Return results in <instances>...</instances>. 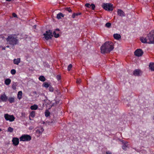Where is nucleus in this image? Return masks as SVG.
Listing matches in <instances>:
<instances>
[{
    "label": "nucleus",
    "instance_id": "obj_1",
    "mask_svg": "<svg viewBox=\"0 0 154 154\" xmlns=\"http://www.w3.org/2000/svg\"><path fill=\"white\" fill-rule=\"evenodd\" d=\"M114 48L113 44L111 42H106L100 47L101 52L104 54L109 53Z\"/></svg>",
    "mask_w": 154,
    "mask_h": 154
},
{
    "label": "nucleus",
    "instance_id": "obj_2",
    "mask_svg": "<svg viewBox=\"0 0 154 154\" xmlns=\"http://www.w3.org/2000/svg\"><path fill=\"white\" fill-rule=\"evenodd\" d=\"M140 40L143 43L154 44V30L151 31L146 37H141Z\"/></svg>",
    "mask_w": 154,
    "mask_h": 154
},
{
    "label": "nucleus",
    "instance_id": "obj_3",
    "mask_svg": "<svg viewBox=\"0 0 154 154\" xmlns=\"http://www.w3.org/2000/svg\"><path fill=\"white\" fill-rule=\"evenodd\" d=\"M8 43L12 46H14L18 44L19 40L17 35L15 34L10 35L6 38Z\"/></svg>",
    "mask_w": 154,
    "mask_h": 154
},
{
    "label": "nucleus",
    "instance_id": "obj_4",
    "mask_svg": "<svg viewBox=\"0 0 154 154\" xmlns=\"http://www.w3.org/2000/svg\"><path fill=\"white\" fill-rule=\"evenodd\" d=\"M19 139L20 141L28 142L31 140L32 137L29 135L23 134L20 137Z\"/></svg>",
    "mask_w": 154,
    "mask_h": 154
},
{
    "label": "nucleus",
    "instance_id": "obj_5",
    "mask_svg": "<svg viewBox=\"0 0 154 154\" xmlns=\"http://www.w3.org/2000/svg\"><path fill=\"white\" fill-rule=\"evenodd\" d=\"M52 34V32L51 30H49L48 31H47L45 33L43 34V35L44 36V38L47 40L51 39V37L53 36Z\"/></svg>",
    "mask_w": 154,
    "mask_h": 154
},
{
    "label": "nucleus",
    "instance_id": "obj_6",
    "mask_svg": "<svg viewBox=\"0 0 154 154\" xmlns=\"http://www.w3.org/2000/svg\"><path fill=\"white\" fill-rule=\"evenodd\" d=\"M103 8L106 10L110 11H112L113 9L112 8V5L109 3H104L102 6Z\"/></svg>",
    "mask_w": 154,
    "mask_h": 154
},
{
    "label": "nucleus",
    "instance_id": "obj_7",
    "mask_svg": "<svg viewBox=\"0 0 154 154\" xmlns=\"http://www.w3.org/2000/svg\"><path fill=\"white\" fill-rule=\"evenodd\" d=\"M4 117L7 121H9L10 122L14 121L15 118L13 115H9L8 114H5L4 115Z\"/></svg>",
    "mask_w": 154,
    "mask_h": 154
},
{
    "label": "nucleus",
    "instance_id": "obj_8",
    "mask_svg": "<svg viewBox=\"0 0 154 154\" xmlns=\"http://www.w3.org/2000/svg\"><path fill=\"white\" fill-rule=\"evenodd\" d=\"M134 55L137 57L141 56L143 54V51L140 49H137L134 52Z\"/></svg>",
    "mask_w": 154,
    "mask_h": 154
},
{
    "label": "nucleus",
    "instance_id": "obj_9",
    "mask_svg": "<svg viewBox=\"0 0 154 154\" xmlns=\"http://www.w3.org/2000/svg\"><path fill=\"white\" fill-rule=\"evenodd\" d=\"M0 99H1V101L5 102L7 101L8 97L4 93V94L1 95L0 96Z\"/></svg>",
    "mask_w": 154,
    "mask_h": 154
},
{
    "label": "nucleus",
    "instance_id": "obj_10",
    "mask_svg": "<svg viewBox=\"0 0 154 154\" xmlns=\"http://www.w3.org/2000/svg\"><path fill=\"white\" fill-rule=\"evenodd\" d=\"M12 141L13 144L15 146H17L19 144V139L18 138H13Z\"/></svg>",
    "mask_w": 154,
    "mask_h": 154
},
{
    "label": "nucleus",
    "instance_id": "obj_11",
    "mask_svg": "<svg viewBox=\"0 0 154 154\" xmlns=\"http://www.w3.org/2000/svg\"><path fill=\"white\" fill-rule=\"evenodd\" d=\"M117 14L120 16L122 17L125 16V13L121 9H118L117 11Z\"/></svg>",
    "mask_w": 154,
    "mask_h": 154
},
{
    "label": "nucleus",
    "instance_id": "obj_12",
    "mask_svg": "<svg viewBox=\"0 0 154 154\" xmlns=\"http://www.w3.org/2000/svg\"><path fill=\"white\" fill-rule=\"evenodd\" d=\"M59 29H57L54 31L53 34L55 38H57L59 37V34L58 32H59Z\"/></svg>",
    "mask_w": 154,
    "mask_h": 154
},
{
    "label": "nucleus",
    "instance_id": "obj_13",
    "mask_svg": "<svg viewBox=\"0 0 154 154\" xmlns=\"http://www.w3.org/2000/svg\"><path fill=\"white\" fill-rule=\"evenodd\" d=\"M141 71L138 69L134 70L133 72V75L135 76H139L140 75Z\"/></svg>",
    "mask_w": 154,
    "mask_h": 154
},
{
    "label": "nucleus",
    "instance_id": "obj_14",
    "mask_svg": "<svg viewBox=\"0 0 154 154\" xmlns=\"http://www.w3.org/2000/svg\"><path fill=\"white\" fill-rule=\"evenodd\" d=\"M20 62V59L18 58L17 59H14L13 60V63L14 64L18 65Z\"/></svg>",
    "mask_w": 154,
    "mask_h": 154
},
{
    "label": "nucleus",
    "instance_id": "obj_15",
    "mask_svg": "<svg viewBox=\"0 0 154 154\" xmlns=\"http://www.w3.org/2000/svg\"><path fill=\"white\" fill-rule=\"evenodd\" d=\"M113 37L116 40H119L121 38L120 35L118 34H115L113 35Z\"/></svg>",
    "mask_w": 154,
    "mask_h": 154
},
{
    "label": "nucleus",
    "instance_id": "obj_16",
    "mask_svg": "<svg viewBox=\"0 0 154 154\" xmlns=\"http://www.w3.org/2000/svg\"><path fill=\"white\" fill-rule=\"evenodd\" d=\"M149 68L152 71H154V63H150L149 65Z\"/></svg>",
    "mask_w": 154,
    "mask_h": 154
},
{
    "label": "nucleus",
    "instance_id": "obj_17",
    "mask_svg": "<svg viewBox=\"0 0 154 154\" xmlns=\"http://www.w3.org/2000/svg\"><path fill=\"white\" fill-rule=\"evenodd\" d=\"M22 95L23 93L21 91H20L18 92L17 97L19 100H20L22 98Z\"/></svg>",
    "mask_w": 154,
    "mask_h": 154
},
{
    "label": "nucleus",
    "instance_id": "obj_18",
    "mask_svg": "<svg viewBox=\"0 0 154 154\" xmlns=\"http://www.w3.org/2000/svg\"><path fill=\"white\" fill-rule=\"evenodd\" d=\"M8 100L10 103H12L15 102V98L14 97H9Z\"/></svg>",
    "mask_w": 154,
    "mask_h": 154
},
{
    "label": "nucleus",
    "instance_id": "obj_19",
    "mask_svg": "<svg viewBox=\"0 0 154 154\" xmlns=\"http://www.w3.org/2000/svg\"><path fill=\"white\" fill-rule=\"evenodd\" d=\"M11 82V80L10 79H6L5 81V85H8L10 84Z\"/></svg>",
    "mask_w": 154,
    "mask_h": 154
},
{
    "label": "nucleus",
    "instance_id": "obj_20",
    "mask_svg": "<svg viewBox=\"0 0 154 154\" xmlns=\"http://www.w3.org/2000/svg\"><path fill=\"white\" fill-rule=\"evenodd\" d=\"M64 15L61 13H60L57 15V18L59 19H61L62 17H63Z\"/></svg>",
    "mask_w": 154,
    "mask_h": 154
},
{
    "label": "nucleus",
    "instance_id": "obj_21",
    "mask_svg": "<svg viewBox=\"0 0 154 154\" xmlns=\"http://www.w3.org/2000/svg\"><path fill=\"white\" fill-rule=\"evenodd\" d=\"M128 142L124 143L122 146V148L125 150H126V148L128 147Z\"/></svg>",
    "mask_w": 154,
    "mask_h": 154
},
{
    "label": "nucleus",
    "instance_id": "obj_22",
    "mask_svg": "<svg viewBox=\"0 0 154 154\" xmlns=\"http://www.w3.org/2000/svg\"><path fill=\"white\" fill-rule=\"evenodd\" d=\"M44 131V129L43 128H41L40 129H38L36 131V133L40 135L42 134Z\"/></svg>",
    "mask_w": 154,
    "mask_h": 154
},
{
    "label": "nucleus",
    "instance_id": "obj_23",
    "mask_svg": "<svg viewBox=\"0 0 154 154\" xmlns=\"http://www.w3.org/2000/svg\"><path fill=\"white\" fill-rule=\"evenodd\" d=\"M38 79L41 81L44 82L45 81L46 79L45 77L43 75L40 76L38 78Z\"/></svg>",
    "mask_w": 154,
    "mask_h": 154
},
{
    "label": "nucleus",
    "instance_id": "obj_24",
    "mask_svg": "<svg viewBox=\"0 0 154 154\" xmlns=\"http://www.w3.org/2000/svg\"><path fill=\"white\" fill-rule=\"evenodd\" d=\"M38 106L35 104L31 106L30 107V109L32 110H36L38 109Z\"/></svg>",
    "mask_w": 154,
    "mask_h": 154
},
{
    "label": "nucleus",
    "instance_id": "obj_25",
    "mask_svg": "<svg viewBox=\"0 0 154 154\" xmlns=\"http://www.w3.org/2000/svg\"><path fill=\"white\" fill-rule=\"evenodd\" d=\"M43 86L45 88H48L51 85L47 82H44L43 84Z\"/></svg>",
    "mask_w": 154,
    "mask_h": 154
},
{
    "label": "nucleus",
    "instance_id": "obj_26",
    "mask_svg": "<svg viewBox=\"0 0 154 154\" xmlns=\"http://www.w3.org/2000/svg\"><path fill=\"white\" fill-rule=\"evenodd\" d=\"M35 116V112L34 111H32L30 114V116L34 118Z\"/></svg>",
    "mask_w": 154,
    "mask_h": 154
},
{
    "label": "nucleus",
    "instance_id": "obj_27",
    "mask_svg": "<svg viewBox=\"0 0 154 154\" xmlns=\"http://www.w3.org/2000/svg\"><path fill=\"white\" fill-rule=\"evenodd\" d=\"M50 112L49 111L46 110L45 112V116L46 117H48L50 116Z\"/></svg>",
    "mask_w": 154,
    "mask_h": 154
},
{
    "label": "nucleus",
    "instance_id": "obj_28",
    "mask_svg": "<svg viewBox=\"0 0 154 154\" xmlns=\"http://www.w3.org/2000/svg\"><path fill=\"white\" fill-rule=\"evenodd\" d=\"M13 128L11 127H9L7 131L10 132H12L13 131Z\"/></svg>",
    "mask_w": 154,
    "mask_h": 154
},
{
    "label": "nucleus",
    "instance_id": "obj_29",
    "mask_svg": "<svg viewBox=\"0 0 154 154\" xmlns=\"http://www.w3.org/2000/svg\"><path fill=\"white\" fill-rule=\"evenodd\" d=\"M111 23H107L106 24L105 26L106 27L109 28L111 27Z\"/></svg>",
    "mask_w": 154,
    "mask_h": 154
},
{
    "label": "nucleus",
    "instance_id": "obj_30",
    "mask_svg": "<svg viewBox=\"0 0 154 154\" xmlns=\"http://www.w3.org/2000/svg\"><path fill=\"white\" fill-rule=\"evenodd\" d=\"M16 86H17V85L16 84V83H14L12 85V88H13V89H14V90H15L16 88Z\"/></svg>",
    "mask_w": 154,
    "mask_h": 154
},
{
    "label": "nucleus",
    "instance_id": "obj_31",
    "mask_svg": "<svg viewBox=\"0 0 154 154\" xmlns=\"http://www.w3.org/2000/svg\"><path fill=\"white\" fill-rule=\"evenodd\" d=\"M16 73V71L14 69H12L11 71V74L14 75Z\"/></svg>",
    "mask_w": 154,
    "mask_h": 154
},
{
    "label": "nucleus",
    "instance_id": "obj_32",
    "mask_svg": "<svg viewBox=\"0 0 154 154\" xmlns=\"http://www.w3.org/2000/svg\"><path fill=\"white\" fill-rule=\"evenodd\" d=\"M54 88L51 86L49 87V90L51 92H53L54 91Z\"/></svg>",
    "mask_w": 154,
    "mask_h": 154
},
{
    "label": "nucleus",
    "instance_id": "obj_33",
    "mask_svg": "<svg viewBox=\"0 0 154 154\" xmlns=\"http://www.w3.org/2000/svg\"><path fill=\"white\" fill-rule=\"evenodd\" d=\"M72 67V65L71 64H69L68 66L67 69L68 71H70Z\"/></svg>",
    "mask_w": 154,
    "mask_h": 154
},
{
    "label": "nucleus",
    "instance_id": "obj_34",
    "mask_svg": "<svg viewBox=\"0 0 154 154\" xmlns=\"http://www.w3.org/2000/svg\"><path fill=\"white\" fill-rule=\"evenodd\" d=\"M90 7H91L92 9L93 10H94L95 7V5L94 4H92L91 5V6Z\"/></svg>",
    "mask_w": 154,
    "mask_h": 154
},
{
    "label": "nucleus",
    "instance_id": "obj_35",
    "mask_svg": "<svg viewBox=\"0 0 154 154\" xmlns=\"http://www.w3.org/2000/svg\"><path fill=\"white\" fill-rule=\"evenodd\" d=\"M57 79L58 80H59L60 79L61 76L60 75H57L56 76Z\"/></svg>",
    "mask_w": 154,
    "mask_h": 154
},
{
    "label": "nucleus",
    "instance_id": "obj_36",
    "mask_svg": "<svg viewBox=\"0 0 154 154\" xmlns=\"http://www.w3.org/2000/svg\"><path fill=\"white\" fill-rule=\"evenodd\" d=\"M66 10L69 12H71L72 11V10L70 8H67Z\"/></svg>",
    "mask_w": 154,
    "mask_h": 154
},
{
    "label": "nucleus",
    "instance_id": "obj_37",
    "mask_svg": "<svg viewBox=\"0 0 154 154\" xmlns=\"http://www.w3.org/2000/svg\"><path fill=\"white\" fill-rule=\"evenodd\" d=\"M85 5L88 8H90L91 6V5L89 3H86L85 4Z\"/></svg>",
    "mask_w": 154,
    "mask_h": 154
},
{
    "label": "nucleus",
    "instance_id": "obj_38",
    "mask_svg": "<svg viewBox=\"0 0 154 154\" xmlns=\"http://www.w3.org/2000/svg\"><path fill=\"white\" fill-rule=\"evenodd\" d=\"M81 79H78L77 80L76 82L77 83H80L81 82Z\"/></svg>",
    "mask_w": 154,
    "mask_h": 154
},
{
    "label": "nucleus",
    "instance_id": "obj_39",
    "mask_svg": "<svg viewBox=\"0 0 154 154\" xmlns=\"http://www.w3.org/2000/svg\"><path fill=\"white\" fill-rule=\"evenodd\" d=\"M76 16V15L75 14V13H73L72 15V17L73 18H75V17Z\"/></svg>",
    "mask_w": 154,
    "mask_h": 154
},
{
    "label": "nucleus",
    "instance_id": "obj_40",
    "mask_svg": "<svg viewBox=\"0 0 154 154\" xmlns=\"http://www.w3.org/2000/svg\"><path fill=\"white\" fill-rule=\"evenodd\" d=\"M12 16L14 17H17V15L15 13H13L12 14Z\"/></svg>",
    "mask_w": 154,
    "mask_h": 154
},
{
    "label": "nucleus",
    "instance_id": "obj_41",
    "mask_svg": "<svg viewBox=\"0 0 154 154\" xmlns=\"http://www.w3.org/2000/svg\"><path fill=\"white\" fill-rule=\"evenodd\" d=\"M81 14V13H75V14L76 15V16H78L79 15H80Z\"/></svg>",
    "mask_w": 154,
    "mask_h": 154
},
{
    "label": "nucleus",
    "instance_id": "obj_42",
    "mask_svg": "<svg viewBox=\"0 0 154 154\" xmlns=\"http://www.w3.org/2000/svg\"><path fill=\"white\" fill-rule=\"evenodd\" d=\"M106 154H112L111 152L109 151H108L106 152Z\"/></svg>",
    "mask_w": 154,
    "mask_h": 154
},
{
    "label": "nucleus",
    "instance_id": "obj_43",
    "mask_svg": "<svg viewBox=\"0 0 154 154\" xmlns=\"http://www.w3.org/2000/svg\"><path fill=\"white\" fill-rule=\"evenodd\" d=\"M50 67V65L48 64V63H47V67Z\"/></svg>",
    "mask_w": 154,
    "mask_h": 154
},
{
    "label": "nucleus",
    "instance_id": "obj_44",
    "mask_svg": "<svg viewBox=\"0 0 154 154\" xmlns=\"http://www.w3.org/2000/svg\"><path fill=\"white\" fill-rule=\"evenodd\" d=\"M5 47L3 48H2L3 50H5Z\"/></svg>",
    "mask_w": 154,
    "mask_h": 154
},
{
    "label": "nucleus",
    "instance_id": "obj_45",
    "mask_svg": "<svg viewBox=\"0 0 154 154\" xmlns=\"http://www.w3.org/2000/svg\"><path fill=\"white\" fill-rule=\"evenodd\" d=\"M29 119L30 120H32V119H31V118H30V117H29Z\"/></svg>",
    "mask_w": 154,
    "mask_h": 154
},
{
    "label": "nucleus",
    "instance_id": "obj_46",
    "mask_svg": "<svg viewBox=\"0 0 154 154\" xmlns=\"http://www.w3.org/2000/svg\"><path fill=\"white\" fill-rule=\"evenodd\" d=\"M9 46H6V47H7V48H9Z\"/></svg>",
    "mask_w": 154,
    "mask_h": 154
},
{
    "label": "nucleus",
    "instance_id": "obj_47",
    "mask_svg": "<svg viewBox=\"0 0 154 154\" xmlns=\"http://www.w3.org/2000/svg\"><path fill=\"white\" fill-rule=\"evenodd\" d=\"M2 131V129L0 128V132Z\"/></svg>",
    "mask_w": 154,
    "mask_h": 154
},
{
    "label": "nucleus",
    "instance_id": "obj_48",
    "mask_svg": "<svg viewBox=\"0 0 154 154\" xmlns=\"http://www.w3.org/2000/svg\"><path fill=\"white\" fill-rule=\"evenodd\" d=\"M1 102V100H0V102Z\"/></svg>",
    "mask_w": 154,
    "mask_h": 154
}]
</instances>
